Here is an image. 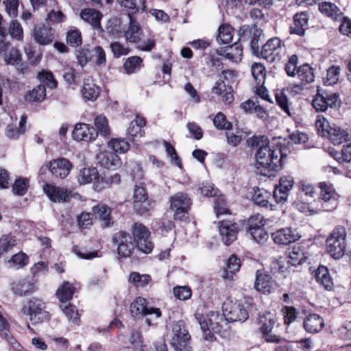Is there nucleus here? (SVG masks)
Returning <instances> with one entry per match:
<instances>
[{
    "instance_id": "1",
    "label": "nucleus",
    "mask_w": 351,
    "mask_h": 351,
    "mask_svg": "<svg viewBox=\"0 0 351 351\" xmlns=\"http://www.w3.org/2000/svg\"><path fill=\"white\" fill-rule=\"evenodd\" d=\"M248 145L256 148V167L263 175L281 170L290 153L289 148L281 143L271 148L265 136H253L247 140Z\"/></svg>"
},
{
    "instance_id": "2",
    "label": "nucleus",
    "mask_w": 351,
    "mask_h": 351,
    "mask_svg": "<svg viewBox=\"0 0 351 351\" xmlns=\"http://www.w3.org/2000/svg\"><path fill=\"white\" fill-rule=\"evenodd\" d=\"M196 318L202 331L203 338L208 341L216 339L215 334H221L222 324L226 320L223 313L221 315L216 311H210L206 316L199 315Z\"/></svg>"
},
{
    "instance_id": "3",
    "label": "nucleus",
    "mask_w": 351,
    "mask_h": 351,
    "mask_svg": "<svg viewBox=\"0 0 351 351\" xmlns=\"http://www.w3.org/2000/svg\"><path fill=\"white\" fill-rule=\"evenodd\" d=\"M346 232L342 226L335 228L326 239V250L335 259H339L345 254Z\"/></svg>"
},
{
    "instance_id": "4",
    "label": "nucleus",
    "mask_w": 351,
    "mask_h": 351,
    "mask_svg": "<svg viewBox=\"0 0 351 351\" xmlns=\"http://www.w3.org/2000/svg\"><path fill=\"white\" fill-rule=\"evenodd\" d=\"M146 299L138 297L130 304V310L134 317H145V322L148 326L156 324L154 321L161 317L159 308L148 306Z\"/></svg>"
},
{
    "instance_id": "5",
    "label": "nucleus",
    "mask_w": 351,
    "mask_h": 351,
    "mask_svg": "<svg viewBox=\"0 0 351 351\" xmlns=\"http://www.w3.org/2000/svg\"><path fill=\"white\" fill-rule=\"evenodd\" d=\"M21 312L29 316L33 324L43 323L49 319V313L46 311V304L37 298L29 299L27 306H23Z\"/></svg>"
},
{
    "instance_id": "6",
    "label": "nucleus",
    "mask_w": 351,
    "mask_h": 351,
    "mask_svg": "<svg viewBox=\"0 0 351 351\" xmlns=\"http://www.w3.org/2000/svg\"><path fill=\"white\" fill-rule=\"evenodd\" d=\"M169 202L170 209L173 211L176 220L184 221L187 219L191 200L186 193L178 192L169 197Z\"/></svg>"
},
{
    "instance_id": "7",
    "label": "nucleus",
    "mask_w": 351,
    "mask_h": 351,
    "mask_svg": "<svg viewBox=\"0 0 351 351\" xmlns=\"http://www.w3.org/2000/svg\"><path fill=\"white\" fill-rule=\"evenodd\" d=\"M134 242L137 248L145 254L150 253L154 247L150 241V232L142 223H135L132 227Z\"/></svg>"
},
{
    "instance_id": "8",
    "label": "nucleus",
    "mask_w": 351,
    "mask_h": 351,
    "mask_svg": "<svg viewBox=\"0 0 351 351\" xmlns=\"http://www.w3.org/2000/svg\"><path fill=\"white\" fill-rule=\"evenodd\" d=\"M222 310L226 321L245 322L248 318L246 308L238 301L226 300L223 304Z\"/></svg>"
},
{
    "instance_id": "9",
    "label": "nucleus",
    "mask_w": 351,
    "mask_h": 351,
    "mask_svg": "<svg viewBox=\"0 0 351 351\" xmlns=\"http://www.w3.org/2000/svg\"><path fill=\"white\" fill-rule=\"evenodd\" d=\"M134 209L140 215H143L152 210L155 202L148 199V194L145 188L138 185L135 186L133 193Z\"/></svg>"
},
{
    "instance_id": "10",
    "label": "nucleus",
    "mask_w": 351,
    "mask_h": 351,
    "mask_svg": "<svg viewBox=\"0 0 351 351\" xmlns=\"http://www.w3.org/2000/svg\"><path fill=\"white\" fill-rule=\"evenodd\" d=\"M113 245L117 246L118 254L123 258L131 256L134 250V242L131 235L124 231H119L112 238Z\"/></svg>"
},
{
    "instance_id": "11",
    "label": "nucleus",
    "mask_w": 351,
    "mask_h": 351,
    "mask_svg": "<svg viewBox=\"0 0 351 351\" xmlns=\"http://www.w3.org/2000/svg\"><path fill=\"white\" fill-rule=\"evenodd\" d=\"M72 136L77 141L90 142L96 139L97 132L95 128L90 127L88 124L79 123L75 125Z\"/></svg>"
},
{
    "instance_id": "12",
    "label": "nucleus",
    "mask_w": 351,
    "mask_h": 351,
    "mask_svg": "<svg viewBox=\"0 0 351 351\" xmlns=\"http://www.w3.org/2000/svg\"><path fill=\"white\" fill-rule=\"evenodd\" d=\"M321 189V197L324 201L322 208L325 211H332L337 206L338 202L336 193L330 186L325 182L319 184Z\"/></svg>"
},
{
    "instance_id": "13",
    "label": "nucleus",
    "mask_w": 351,
    "mask_h": 351,
    "mask_svg": "<svg viewBox=\"0 0 351 351\" xmlns=\"http://www.w3.org/2000/svg\"><path fill=\"white\" fill-rule=\"evenodd\" d=\"M271 237L278 245H286L300 239V235L291 228H282L271 234Z\"/></svg>"
},
{
    "instance_id": "14",
    "label": "nucleus",
    "mask_w": 351,
    "mask_h": 351,
    "mask_svg": "<svg viewBox=\"0 0 351 351\" xmlns=\"http://www.w3.org/2000/svg\"><path fill=\"white\" fill-rule=\"evenodd\" d=\"M219 230L223 243L228 245L237 239L238 226L231 221L225 220L219 223Z\"/></svg>"
},
{
    "instance_id": "15",
    "label": "nucleus",
    "mask_w": 351,
    "mask_h": 351,
    "mask_svg": "<svg viewBox=\"0 0 351 351\" xmlns=\"http://www.w3.org/2000/svg\"><path fill=\"white\" fill-rule=\"evenodd\" d=\"M47 167L54 176L63 179L69 174L72 164L69 160L60 158L50 161Z\"/></svg>"
},
{
    "instance_id": "16",
    "label": "nucleus",
    "mask_w": 351,
    "mask_h": 351,
    "mask_svg": "<svg viewBox=\"0 0 351 351\" xmlns=\"http://www.w3.org/2000/svg\"><path fill=\"white\" fill-rule=\"evenodd\" d=\"M43 189L48 197L54 202H67L73 197L71 191L53 184H47Z\"/></svg>"
},
{
    "instance_id": "17",
    "label": "nucleus",
    "mask_w": 351,
    "mask_h": 351,
    "mask_svg": "<svg viewBox=\"0 0 351 351\" xmlns=\"http://www.w3.org/2000/svg\"><path fill=\"white\" fill-rule=\"evenodd\" d=\"M281 51V41L278 38L269 39L263 47L261 51V58L268 62H274Z\"/></svg>"
},
{
    "instance_id": "18",
    "label": "nucleus",
    "mask_w": 351,
    "mask_h": 351,
    "mask_svg": "<svg viewBox=\"0 0 351 351\" xmlns=\"http://www.w3.org/2000/svg\"><path fill=\"white\" fill-rule=\"evenodd\" d=\"M216 53L232 62H238L243 56V47L240 43H235L230 46L217 49Z\"/></svg>"
},
{
    "instance_id": "19",
    "label": "nucleus",
    "mask_w": 351,
    "mask_h": 351,
    "mask_svg": "<svg viewBox=\"0 0 351 351\" xmlns=\"http://www.w3.org/2000/svg\"><path fill=\"white\" fill-rule=\"evenodd\" d=\"M296 76L300 82L295 86L302 90L306 85L314 82V69L310 64H304L298 67Z\"/></svg>"
},
{
    "instance_id": "20",
    "label": "nucleus",
    "mask_w": 351,
    "mask_h": 351,
    "mask_svg": "<svg viewBox=\"0 0 351 351\" xmlns=\"http://www.w3.org/2000/svg\"><path fill=\"white\" fill-rule=\"evenodd\" d=\"M81 19L90 24L94 29L103 31L101 25V19L102 18V14L93 8H85L81 11L80 13Z\"/></svg>"
},
{
    "instance_id": "21",
    "label": "nucleus",
    "mask_w": 351,
    "mask_h": 351,
    "mask_svg": "<svg viewBox=\"0 0 351 351\" xmlns=\"http://www.w3.org/2000/svg\"><path fill=\"white\" fill-rule=\"evenodd\" d=\"M308 16L306 12L297 13L293 17V23L290 27V33L302 36L308 27Z\"/></svg>"
},
{
    "instance_id": "22",
    "label": "nucleus",
    "mask_w": 351,
    "mask_h": 351,
    "mask_svg": "<svg viewBox=\"0 0 351 351\" xmlns=\"http://www.w3.org/2000/svg\"><path fill=\"white\" fill-rule=\"evenodd\" d=\"M97 158L101 166L106 169H115L121 165V161L119 156L114 152H101Z\"/></svg>"
},
{
    "instance_id": "23",
    "label": "nucleus",
    "mask_w": 351,
    "mask_h": 351,
    "mask_svg": "<svg viewBox=\"0 0 351 351\" xmlns=\"http://www.w3.org/2000/svg\"><path fill=\"white\" fill-rule=\"evenodd\" d=\"M324 326V321L317 314H309L304 319V327L307 332L312 334L317 333L321 331Z\"/></svg>"
},
{
    "instance_id": "24",
    "label": "nucleus",
    "mask_w": 351,
    "mask_h": 351,
    "mask_svg": "<svg viewBox=\"0 0 351 351\" xmlns=\"http://www.w3.org/2000/svg\"><path fill=\"white\" fill-rule=\"evenodd\" d=\"M33 36L37 43L43 45H49L53 40V31L45 25L36 26L34 28Z\"/></svg>"
},
{
    "instance_id": "25",
    "label": "nucleus",
    "mask_w": 351,
    "mask_h": 351,
    "mask_svg": "<svg viewBox=\"0 0 351 351\" xmlns=\"http://www.w3.org/2000/svg\"><path fill=\"white\" fill-rule=\"evenodd\" d=\"M254 287L256 290L264 293H269L274 289V283L271 277L258 271L256 274Z\"/></svg>"
},
{
    "instance_id": "26",
    "label": "nucleus",
    "mask_w": 351,
    "mask_h": 351,
    "mask_svg": "<svg viewBox=\"0 0 351 351\" xmlns=\"http://www.w3.org/2000/svg\"><path fill=\"white\" fill-rule=\"evenodd\" d=\"M145 124V119L143 117L136 115V119L130 122V126L127 130V134L130 136L133 141L143 136L145 132L143 128Z\"/></svg>"
},
{
    "instance_id": "27",
    "label": "nucleus",
    "mask_w": 351,
    "mask_h": 351,
    "mask_svg": "<svg viewBox=\"0 0 351 351\" xmlns=\"http://www.w3.org/2000/svg\"><path fill=\"white\" fill-rule=\"evenodd\" d=\"M128 17L130 24L128 30L125 32V38L130 43H137L141 40L142 29L130 14H128Z\"/></svg>"
},
{
    "instance_id": "28",
    "label": "nucleus",
    "mask_w": 351,
    "mask_h": 351,
    "mask_svg": "<svg viewBox=\"0 0 351 351\" xmlns=\"http://www.w3.org/2000/svg\"><path fill=\"white\" fill-rule=\"evenodd\" d=\"M111 208L104 204H98L93 208V212L101 221V225L108 227L112 224Z\"/></svg>"
},
{
    "instance_id": "29",
    "label": "nucleus",
    "mask_w": 351,
    "mask_h": 351,
    "mask_svg": "<svg viewBox=\"0 0 351 351\" xmlns=\"http://www.w3.org/2000/svg\"><path fill=\"white\" fill-rule=\"evenodd\" d=\"M271 194L264 189H254L252 195V200L256 204L261 207L269 208L273 210L275 209V206L269 204V199H270Z\"/></svg>"
},
{
    "instance_id": "30",
    "label": "nucleus",
    "mask_w": 351,
    "mask_h": 351,
    "mask_svg": "<svg viewBox=\"0 0 351 351\" xmlns=\"http://www.w3.org/2000/svg\"><path fill=\"white\" fill-rule=\"evenodd\" d=\"M326 137L328 138L334 145H339L348 140V134L346 130L333 124L330 130H329V132H328Z\"/></svg>"
},
{
    "instance_id": "31",
    "label": "nucleus",
    "mask_w": 351,
    "mask_h": 351,
    "mask_svg": "<svg viewBox=\"0 0 351 351\" xmlns=\"http://www.w3.org/2000/svg\"><path fill=\"white\" fill-rule=\"evenodd\" d=\"M75 288L73 284L64 282L57 289L56 296L62 304L70 300L75 293Z\"/></svg>"
},
{
    "instance_id": "32",
    "label": "nucleus",
    "mask_w": 351,
    "mask_h": 351,
    "mask_svg": "<svg viewBox=\"0 0 351 351\" xmlns=\"http://www.w3.org/2000/svg\"><path fill=\"white\" fill-rule=\"evenodd\" d=\"M315 278L326 289H332L333 283L326 267L319 266L316 270Z\"/></svg>"
},
{
    "instance_id": "33",
    "label": "nucleus",
    "mask_w": 351,
    "mask_h": 351,
    "mask_svg": "<svg viewBox=\"0 0 351 351\" xmlns=\"http://www.w3.org/2000/svg\"><path fill=\"white\" fill-rule=\"evenodd\" d=\"M36 287L33 282L23 279L18 282L14 283L12 286V290L15 294L19 295H25L32 293L35 291Z\"/></svg>"
},
{
    "instance_id": "34",
    "label": "nucleus",
    "mask_w": 351,
    "mask_h": 351,
    "mask_svg": "<svg viewBox=\"0 0 351 351\" xmlns=\"http://www.w3.org/2000/svg\"><path fill=\"white\" fill-rule=\"evenodd\" d=\"M82 93L88 100H95L99 95V88L90 77L84 78Z\"/></svg>"
},
{
    "instance_id": "35",
    "label": "nucleus",
    "mask_w": 351,
    "mask_h": 351,
    "mask_svg": "<svg viewBox=\"0 0 351 351\" xmlns=\"http://www.w3.org/2000/svg\"><path fill=\"white\" fill-rule=\"evenodd\" d=\"M241 267L240 260L234 255H232L228 260L226 267L223 269L222 277L232 280L233 275L239 271Z\"/></svg>"
},
{
    "instance_id": "36",
    "label": "nucleus",
    "mask_w": 351,
    "mask_h": 351,
    "mask_svg": "<svg viewBox=\"0 0 351 351\" xmlns=\"http://www.w3.org/2000/svg\"><path fill=\"white\" fill-rule=\"evenodd\" d=\"M143 66V60L139 56H131L126 59L123 64V69L127 74H133L138 71Z\"/></svg>"
},
{
    "instance_id": "37",
    "label": "nucleus",
    "mask_w": 351,
    "mask_h": 351,
    "mask_svg": "<svg viewBox=\"0 0 351 351\" xmlns=\"http://www.w3.org/2000/svg\"><path fill=\"white\" fill-rule=\"evenodd\" d=\"M319 11L326 16L337 20L341 15V12L337 6L331 2H322L319 5Z\"/></svg>"
},
{
    "instance_id": "38",
    "label": "nucleus",
    "mask_w": 351,
    "mask_h": 351,
    "mask_svg": "<svg viewBox=\"0 0 351 351\" xmlns=\"http://www.w3.org/2000/svg\"><path fill=\"white\" fill-rule=\"evenodd\" d=\"M46 88L45 85L40 84L29 91L25 96V99L29 102H40L45 99Z\"/></svg>"
},
{
    "instance_id": "39",
    "label": "nucleus",
    "mask_w": 351,
    "mask_h": 351,
    "mask_svg": "<svg viewBox=\"0 0 351 351\" xmlns=\"http://www.w3.org/2000/svg\"><path fill=\"white\" fill-rule=\"evenodd\" d=\"M258 323L261 325V330L263 333L270 332L274 326V315L269 312H265L259 315Z\"/></svg>"
},
{
    "instance_id": "40",
    "label": "nucleus",
    "mask_w": 351,
    "mask_h": 351,
    "mask_svg": "<svg viewBox=\"0 0 351 351\" xmlns=\"http://www.w3.org/2000/svg\"><path fill=\"white\" fill-rule=\"evenodd\" d=\"M99 179V173L96 168L82 169L78 177V181L81 184L90 183Z\"/></svg>"
},
{
    "instance_id": "41",
    "label": "nucleus",
    "mask_w": 351,
    "mask_h": 351,
    "mask_svg": "<svg viewBox=\"0 0 351 351\" xmlns=\"http://www.w3.org/2000/svg\"><path fill=\"white\" fill-rule=\"evenodd\" d=\"M306 259L304 250L300 246H294L289 252V263L293 266L301 265Z\"/></svg>"
},
{
    "instance_id": "42",
    "label": "nucleus",
    "mask_w": 351,
    "mask_h": 351,
    "mask_svg": "<svg viewBox=\"0 0 351 351\" xmlns=\"http://www.w3.org/2000/svg\"><path fill=\"white\" fill-rule=\"evenodd\" d=\"M185 336H191L183 321H178L173 324L171 341L182 339Z\"/></svg>"
},
{
    "instance_id": "43",
    "label": "nucleus",
    "mask_w": 351,
    "mask_h": 351,
    "mask_svg": "<svg viewBox=\"0 0 351 351\" xmlns=\"http://www.w3.org/2000/svg\"><path fill=\"white\" fill-rule=\"evenodd\" d=\"M60 308L62 309L69 322H71L73 324L79 323L80 316L75 306L71 304H61Z\"/></svg>"
},
{
    "instance_id": "44",
    "label": "nucleus",
    "mask_w": 351,
    "mask_h": 351,
    "mask_svg": "<svg viewBox=\"0 0 351 351\" xmlns=\"http://www.w3.org/2000/svg\"><path fill=\"white\" fill-rule=\"evenodd\" d=\"M29 257L23 252H20L13 255L8 261L10 267L15 269H21L28 264Z\"/></svg>"
},
{
    "instance_id": "45",
    "label": "nucleus",
    "mask_w": 351,
    "mask_h": 351,
    "mask_svg": "<svg viewBox=\"0 0 351 351\" xmlns=\"http://www.w3.org/2000/svg\"><path fill=\"white\" fill-rule=\"evenodd\" d=\"M94 123L97 134L99 133L104 136H108L110 134V129L106 117L103 115L96 117Z\"/></svg>"
},
{
    "instance_id": "46",
    "label": "nucleus",
    "mask_w": 351,
    "mask_h": 351,
    "mask_svg": "<svg viewBox=\"0 0 351 351\" xmlns=\"http://www.w3.org/2000/svg\"><path fill=\"white\" fill-rule=\"evenodd\" d=\"M16 245L14 237L10 234H4L0 237V257L5 253L11 250Z\"/></svg>"
},
{
    "instance_id": "47",
    "label": "nucleus",
    "mask_w": 351,
    "mask_h": 351,
    "mask_svg": "<svg viewBox=\"0 0 351 351\" xmlns=\"http://www.w3.org/2000/svg\"><path fill=\"white\" fill-rule=\"evenodd\" d=\"M233 30L229 25H222L219 27L217 40L218 42L226 44L232 41Z\"/></svg>"
},
{
    "instance_id": "48",
    "label": "nucleus",
    "mask_w": 351,
    "mask_h": 351,
    "mask_svg": "<svg viewBox=\"0 0 351 351\" xmlns=\"http://www.w3.org/2000/svg\"><path fill=\"white\" fill-rule=\"evenodd\" d=\"M8 32L10 36L16 40L21 41L23 38V30L20 23L16 20L12 19L8 27Z\"/></svg>"
},
{
    "instance_id": "49",
    "label": "nucleus",
    "mask_w": 351,
    "mask_h": 351,
    "mask_svg": "<svg viewBox=\"0 0 351 351\" xmlns=\"http://www.w3.org/2000/svg\"><path fill=\"white\" fill-rule=\"evenodd\" d=\"M129 281L136 287H143L151 281V277L148 274H140L138 272H132L129 276Z\"/></svg>"
},
{
    "instance_id": "50",
    "label": "nucleus",
    "mask_w": 351,
    "mask_h": 351,
    "mask_svg": "<svg viewBox=\"0 0 351 351\" xmlns=\"http://www.w3.org/2000/svg\"><path fill=\"white\" fill-rule=\"evenodd\" d=\"M215 127L218 130H230L232 129V125L226 119V115L219 112L213 119Z\"/></svg>"
},
{
    "instance_id": "51",
    "label": "nucleus",
    "mask_w": 351,
    "mask_h": 351,
    "mask_svg": "<svg viewBox=\"0 0 351 351\" xmlns=\"http://www.w3.org/2000/svg\"><path fill=\"white\" fill-rule=\"evenodd\" d=\"M108 145L114 153L123 154L130 149L129 143L122 138H113Z\"/></svg>"
},
{
    "instance_id": "52",
    "label": "nucleus",
    "mask_w": 351,
    "mask_h": 351,
    "mask_svg": "<svg viewBox=\"0 0 351 351\" xmlns=\"http://www.w3.org/2000/svg\"><path fill=\"white\" fill-rule=\"evenodd\" d=\"M251 71L256 84L262 85L265 78V69L263 64L258 63L252 64Z\"/></svg>"
},
{
    "instance_id": "53",
    "label": "nucleus",
    "mask_w": 351,
    "mask_h": 351,
    "mask_svg": "<svg viewBox=\"0 0 351 351\" xmlns=\"http://www.w3.org/2000/svg\"><path fill=\"white\" fill-rule=\"evenodd\" d=\"M38 78L43 85L47 86L50 88H54L57 86V82L53 77L51 72L47 71H42L38 73Z\"/></svg>"
},
{
    "instance_id": "54",
    "label": "nucleus",
    "mask_w": 351,
    "mask_h": 351,
    "mask_svg": "<svg viewBox=\"0 0 351 351\" xmlns=\"http://www.w3.org/2000/svg\"><path fill=\"white\" fill-rule=\"evenodd\" d=\"M174 351H192L191 336H185L182 339L170 342Z\"/></svg>"
},
{
    "instance_id": "55",
    "label": "nucleus",
    "mask_w": 351,
    "mask_h": 351,
    "mask_svg": "<svg viewBox=\"0 0 351 351\" xmlns=\"http://www.w3.org/2000/svg\"><path fill=\"white\" fill-rule=\"evenodd\" d=\"M29 186V181L26 178H19L15 180L12 185V191L15 195H25Z\"/></svg>"
},
{
    "instance_id": "56",
    "label": "nucleus",
    "mask_w": 351,
    "mask_h": 351,
    "mask_svg": "<svg viewBox=\"0 0 351 351\" xmlns=\"http://www.w3.org/2000/svg\"><path fill=\"white\" fill-rule=\"evenodd\" d=\"M110 48L115 58L127 56L130 50L128 47L125 46L119 42H113L110 45Z\"/></svg>"
},
{
    "instance_id": "57",
    "label": "nucleus",
    "mask_w": 351,
    "mask_h": 351,
    "mask_svg": "<svg viewBox=\"0 0 351 351\" xmlns=\"http://www.w3.org/2000/svg\"><path fill=\"white\" fill-rule=\"evenodd\" d=\"M315 126L319 135L326 137L328 132L332 128L329 122L322 116H318L315 122Z\"/></svg>"
},
{
    "instance_id": "58",
    "label": "nucleus",
    "mask_w": 351,
    "mask_h": 351,
    "mask_svg": "<svg viewBox=\"0 0 351 351\" xmlns=\"http://www.w3.org/2000/svg\"><path fill=\"white\" fill-rule=\"evenodd\" d=\"M173 293L177 299L185 301L191 297L192 291L187 286H177L173 288Z\"/></svg>"
},
{
    "instance_id": "59",
    "label": "nucleus",
    "mask_w": 351,
    "mask_h": 351,
    "mask_svg": "<svg viewBox=\"0 0 351 351\" xmlns=\"http://www.w3.org/2000/svg\"><path fill=\"white\" fill-rule=\"evenodd\" d=\"M3 4L8 16L15 19L18 16V8L19 5V0H3Z\"/></svg>"
},
{
    "instance_id": "60",
    "label": "nucleus",
    "mask_w": 351,
    "mask_h": 351,
    "mask_svg": "<svg viewBox=\"0 0 351 351\" xmlns=\"http://www.w3.org/2000/svg\"><path fill=\"white\" fill-rule=\"evenodd\" d=\"M331 154L334 156V158L339 160L341 162H349L351 161V143L348 144L346 146H343L341 154L340 156V154L337 152H331Z\"/></svg>"
},
{
    "instance_id": "61",
    "label": "nucleus",
    "mask_w": 351,
    "mask_h": 351,
    "mask_svg": "<svg viewBox=\"0 0 351 351\" xmlns=\"http://www.w3.org/2000/svg\"><path fill=\"white\" fill-rule=\"evenodd\" d=\"M295 207L300 212L307 215H313L319 213L317 208H315L309 204L305 203L300 199H298L294 202Z\"/></svg>"
},
{
    "instance_id": "62",
    "label": "nucleus",
    "mask_w": 351,
    "mask_h": 351,
    "mask_svg": "<svg viewBox=\"0 0 351 351\" xmlns=\"http://www.w3.org/2000/svg\"><path fill=\"white\" fill-rule=\"evenodd\" d=\"M339 74L340 67L337 66H332L327 71L325 83L329 86L336 84L339 80Z\"/></svg>"
},
{
    "instance_id": "63",
    "label": "nucleus",
    "mask_w": 351,
    "mask_h": 351,
    "mask_svg": "<svg viewBox=\"0 0 351 351\" xmlns=\"http://www.w3.org/2000/svg\"><path fill=\"white\" fill-rule=\"evenodd\" d=\"M298 62V58L296 55H292L287 63L285 64V71L287 74L290 77H295L297 75V70L298 69L297 64Z\"/></svg>"
},
{
    "instance_id": "64",
    "label": "nucleus",
    "mask_w": 351,
    "mask_h": 351,
    "mask_svg": "<svg viewBox=\"0 0 351 351\" xmlns=\"http://www.w3.org/2000/svg\"><path fill=\"white\" fill-rule=\"evenodd\" d=\"M66 42L72 47H77L82 44L81 33L78 29H71L66 35Z\"/></svg>"
}]
</instances>
